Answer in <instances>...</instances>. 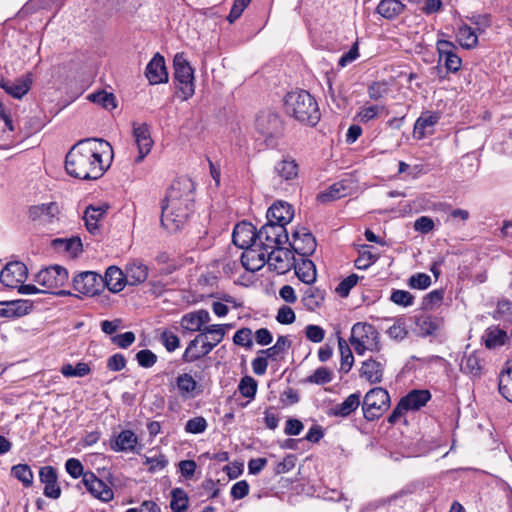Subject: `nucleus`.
I'll return each instance as SVG.
<instances>
[{"mask_svg":"<svg viewBox=\"0 0 512 512\" xmlns=\"http://www.w3.org/2000/svg\"><path fill=\"white\" fill-rule=\"evenodd\" d=\"M112 147L103 139L87 138L75 144L66 155L65 169L70 176L82 180L99 179L110 165Z\"/></svg>","mask_w":512,"mask_h":512,"instance_id":"f257e3e1","label":"nucleus"},{"mask_svg":"<svg viewBox=\"0 0 512 512\" xmlns=\"http://www.w3.org/2000/svg\"><path fill=\"white\" fill-rule=\"evenodd\" d=\"M194 183L183 177L174 180L161 202V225L169 232L180 230L194 210Z\"/></svg>","mask_w":512,"mask_h":512,"instance_id":"f03ea898","label":"nucleus"},{"mask_svg":"<svg viewBox=\"0 0 512 512\" xmlns=\"http://www.w3.org/2000/svg\"><path fill=\"white\" fill-rule=\"evenodd\" d=\"M284 110L298 122L315 126L321 117L318 103L306 90L291 91L284 98Z\"/></svg>","mask_w":512,"mask_h":512,"instance_id":"7ed1b4c3","label":"nucleus"},{"mask_svg":"<svg viewBox=\"0 0 512 512\" xmlns=\"http://www.w3.org/2000/svg\"><path fill=\"white\" fill-rule=\"evenodd\" d=\"M349 342L360 356L366 351L380 352L382 349L379 332L367 322H357L352 326Z\"/></svg>","mask_w":512,"mask_h":512,"instance_id":"20e7f679","label":"nucleus"},{"mask_svg":"<svg viewBox=\"0 0 512 512\" xmlns=\"http://www.w3.org/2000/svg\"><path fill=\"white\" fill-rule=\"evenodd\" d=\"M173 68L178 97L186 101L195 93L194 69L183 53H177L174 56Z\"/></svg>","mask_w":512,"mask_h":512,"instance_id":"39448f33","label":"nucleus"},{"mask_svg":"<svg viewBox=\"0 0 512 512\" xmlns=\"http://www.w3.org/2000/svg\"><path fill=\"white\" fill-rule=\"evenodd\" d=\"M255 129L259 139H263L268 147L274 148L282 137L284 127L278 114L260 112L255 120Z\"/></svg>","mask_w":512,"mask_h":512,"instance_id":"423d86ee","label":"nucleus"},{"mask_svg":"<svg viewBox=\"0 0 512 512\" xmlns=\"http://www.w3.org/2000/svg\"><path fill=\"white\" fill-rule=\"evenodd\" d=\"M68 271L60 265H52L40 270L34 277V281L43 287V293L65 295L61 288L68 282Z\"/></svg>","mask_w":512,"mask_h":512,"instance_id":"0eeeda50","label":"nucleus"},{"mask_svg":"<svg viewBox=\"0 0 512 512\" xmlns=\"http://www.w3.org/2000/svg\"><path fill=\"white\" fill-rule=\"evenodd\" d=\"M390 406V396L386 389L375 387L369 390L363 401L364 418L368 421L379 419Z\"/></svg>","mask_w":512,"mask_h":512,"instance_id":"6e6552de","label":"nucleus"},{"mask_svg":"<svg viewBox=\"0 0 512 512\" xmlns=\"http://www.w3.org/2000/svg\"><path fill=\"white\" fill-rule=\"evenodd\" d=\"M258 242L264 250L277 249L289 242L286 227L268 222L258 230Z\"/></svg>","mask_w":512,"mask_h":512,"instance_id":"1a4fd4ad","label":"nucleus"},{"mask_svg":"<svg viewBox=\"0 0 512 512\" xmlns=\"http://www.w3.org/2000/svg\"><path fill=\"white\" fill-rule=\"evenodd\" d=\"M84 486L86 490L96 499L109 503L114 498V492L103 480L98 478L92 471H86L84 479L77 483L76 487L81 489Z\"/></svg>","mask_w":512,"mask_h":512,"instance_id":"9d476101","label":"nucleus"},{"mask_svg":"<svg viewBox=\"0 0 512 512\" xmlns=\"http://www.w3.org/2000/svg\"><path fill=\"white\" fill-rule=\"evenodd\" d=\"M73 287L83 295L95 296L104 290L103 277L93 271H84L74 276Z\"/></svg>","mask_w":512,"mask_h":512,"instance_id":"9b49d317","label":"nucleus"},{"mask_svg":"<svg viewBox=\"0 0 512 512\" xmlns=\"http://www.w3.org/2000/svg\"><path fill=\"white\" fill-rule=\"evenodd\" d=\"M293 254L308 257L316 250V239L306 227H298L292 232V241L288 242Z\"/></svg>","mask_w":512,"mask_h":512,"instance_id":"f8f14e48","label":"nucleus"},{"mask_svg":"<svg viewBox=\"0 0 512 512\" xmlns=\"http://www.w3.org/2000/svg\"><path fill=\"white\" fill-rule=\"evenodd\" d=\"M264 247L259 243H254L251 246L243 249L241 254V266L249 272H256L260 270L267 263L269 250H264Z\"/></svg>","mask_w":512,"mask_h":512,"instance_id":"ddd939ff","label":"nucleus"},{"mask_svg":"<svg viewBox=\"0 0 512 512\" xmlns=\"http://www.w3.org/2000/svg\"><path fill=\"white\" fill-rule=\"evenodd\" d=\"M60 206L57 202L42 203L29 208V218L39 225H51L60 220Z\"/></svg>","mask_w":512,"mask_h":512,"instance_id":"4468645a","label":"nucleus"},{"mask_svg":"<svg viewBox=\"0 0 512 512\" xmlns=\"http://www.w3.org/2000/svg\"><path fill=\"white\" fill-rule=\"evenodd\" d=\"M132 127L134 142L138 149V155L135 157L134 163H141L150 153L154 142L151 137L150 127L147 123L139 124L134 122Z\"/></svg>","mask_w":512,"mask_h":512,"instance_id":"2eb2a0df","label":"nucleus"},{"mask_svg":"<svg viewBox=\"0 0 512 512\" xmlns=\"http://www.w3.org/2000/svg\"><path fill=\"white\" fill-rule=\"evenodd\" d=\"M28 277V268L21 261H11L5 265L0 273L1 283L8 288L15 289L24 283Z\"/></svg>","mask_w":512,"mask_h":512,"instance_id":"dca6fc26","label":"nucleus"},{"mask_svg":"<svg viewBox=\"0 0 512 512\" xmlns=\"http://www.w3.org/2000/svg\"><path fill=\"white\" fill-rule=\"evenodd\" d=\"M267 263L269 268L278 274H285L295 266V255L290 249L281 246L280 248L269 250Z\"/></svg>","mask_w":512,"mask_h":512,"instance_id":"f3484780","label":"nucleus"},{"mask_svg":"<svg viewBox=\"0 0 512 512\" xmlns=\"http://www.w3.org/2000/svg\"><path fill=\"white\" fill-rule=\"evenodd\" d=\"M232 242L240 249H245L248 246L258 242V231L256 227L246 221L237 223L233 229Z\"/></svg>","mask_w":512,"mask_h":512,"instance_id":"a211bd4d","label":"nucleus"},{"mask_svg":"<svg viewBox=\"0 0 512 512\" xmlns=\"http://www.w3.org/2000/svg\"><path fill=\"white\" fill-rule=\"evenodd\" d=\"M386 359L383 356L379 358L370 357L363 361L359 370V375L370 384H378L383 379Z\"/></svg>","mask_w":512,"mask_h":512,"instance_id":"6ab92c4d","label":"nucleus"},{"mask_svg":"<svg viewBox=\"0 0 512 512\" xmlns=\"http://www.w3.org/2000/svg\"><path fill=\"white\" fill-rule=\"evenodd\" d=\"M39 480L44 484L43 494L51 499L61 496V488L58 484L57 469L53 466H43L39 470Z\"/></svg>","mask_w":512,"mask_h":512,"instance_id":"aec40b11","label":"nucleus"},{"mask_svg":"<svg viewBox=\"0 0 512 512\" xmlns=\"http://www.w3.org/2000/svg\"><path fill=\"white\" fill-rule=\"evenodd\" d=\"M145 76L151 85L168 82V72L165 65V59L160 53H156L147 64Z\"/></svg>","mask_w":512,"mask_h":512,"instance_id":"412c9836","label":"nucleus"},{"mask_svg":"<svg viewBox=\"0 0 512 512\" xmlns=\"http://www.w3.org/2000/svg\"><path fill=\"white\" fill-rule=\"evenodd\" d=\"M294 217L292 205L285 201H276L268 210L266 218L268 222L286 227Z\"/></svg>","mask_w":512,"mask_h":512,"instance_id":"4be33fe9","label":"nucleus"},{"mask_svg":"<svg viewBox=\"0 0 512 512\" xmlns=\"http://www.w3.org/2000/svg\"><path fill=\"white\" fill-rule=\"evenodd\" d=\"M33 309V302L26 299L0 302V317L19 318L29 314Z\"/></svg>","mask_w":512,"mask_h":512,"instance_id":"5701e85b","label":"nucleus"},{"mask_svg":"<svg viewBox=\"0 0 512 512\" xmlns=\"http://www.w3.org/2000/svg\"><path fill=\"white\" fill-rule=\"evenodd\" d=\"M415 325L419 328L422 337L436 335L444 325L442 317L430 314H421L414 317Z\"/></svg>","mask_w":512,"mask_h":512,"instance_id":"b1692460","label":"nucleus"},{"mask_svg":"<svg viewBox=\"0 0 512 512\" xmlns=\"http://www.w3.org/2000/svg\"><path fill=\"white\" fill-rule=\"evenodd\" d=\"M176 387L178 394L183 400L193 399L201 393L198 382L189 373H183L177 376Z\"/></svg>","mask_w":512,"mask_h":512,"instance_id":"393cba45","label":"nucleus"},{"mask_svg":"<svg viewBox=\"0 0 512 512\" xmlns=\"http://www.w3.org/2000/svg\"><path fill=\"white\" fill-rule=\"evenodd\" d=\"M32 79L30 75L18 78L15 81L2 79L0 87L9 95L16 99L24 97L31 89Z\"/></svg>","mask_w":512,"mask_h":512,"instance_id":"a878e982","label":"nucleus"},{"mask_svg":"<svg viewBox=\"0 0 512 512\" xmlns=\"http://www.w3.org/2000/svg\"><path fill=\"white\" fill-rule=\"evenodd\" d=\"M109 205L104 203L99 206L89 205L84 212L83 219L86 229L93 235L99 232L98 222L107 214Z\"/></svg>","mask_w":512,"mask_h":512,"instance_id":"bb28decb","label":"nucleus"},{"mask_svg":"<svg viewBox=\"0 0 512 512\" xmlns=\"http://www.w3.org/2000/svg\"><path fill=\"white\" fill-rule=\"evenodd\" d=\"M104 289L107 288L112 293L122 291L127 284L125 273L116 266H110L103 277Z\"/></svg>","mask_w":512,"mask_h":512,"instance_id":"cd10ccee","label":"nucleus"},{"mask_svg":"<svg viewBox=\"0 0 512 512\" xmlns=\"http://www.w3.org/2000/svg\"><path fill=\"white\" fill-rule=\"evenodd\" d=\"M431 393L426 389H414L401 398V405L408 411H417L424 407L431 399Z\"/></svg>","mask_w":512,"mask_h":512,"instance_id":"c85d7f7f","label":"nucleus"},{"mask_svg":"<svg viewBox=\"0 0 512 512\" xmlns=\"http://www.w3.org/2000/svg\"><path fill=\"white\" fill-rule=\"evenodd\" d=\"M294 269L296 276L305 284L311 285L316 280V267L312 260L307 257H301L299 260L295 258Z\"/></svg>","mask_w":512,"mask_h":512,"instance_id":"c756f323","label":"nucleus"},{"mask_svg":"<svg viewBox=\"0 0 512 512\" xmlns=\"http://www.w3.org/2000/svg\"><path fill=\"white\" fill-rule=\"evenodd\" d=\"M299 167L294 158L287 155L278 161L274 166V173L280 179L290 181L298 176Z\"/></svg>","mask_w":512,"mask_h":512,"instance_id":"7c9ffc66","label":"nucleus"},{"mask_svg":"<svg viewBox=\"0 0 512 512\" xmlns=\"http://www.w3.org/2000/svg\"><path fill=\"white\" fill-rule=\"evenodd\" d=\"M125 276L128 285H139L147 279L148 267L138 260H133L126 265Z\"/></svg>","mask_w":512,"mask_h":512,"instance_id":"2f4dec72","label":"nucleus"},{"mask_svg":"<svg viewBox=\"0 0 512 512\" xmlns=\"http://www.w3.org/2000/svg\"><path fill=\"white\" fill-rule=\"evenodd\" d=\"M138 444V437L132 430H122L115 438L114 442H111L112 450L116 452H133Z\"/></svg>","mask_w":512,"mask_h":512,"instance_id":"473e14b6","label":"nucleus"},{"mask_svg":"<svg viewBox=\"0 0 512 512\" xmlns=\"http://www.w3.org/2000/svg\"><path fill=\"white\" fill-rule=\"evenodd\" d=\"M441 119L440 112L426 111L423 112L416 120L414 125V135L417 139H423L426 135V128L433 127Z\"/></svg>","mask_w":512,"mask_h":512,"instance_id":"72a5a7b5","label":"nucleus"},{"mask_svg":"<svg viewBox=\"0 0 512 512\" xmlns=\"http://www.w3.org/2000/svg\"><path fill=\"white\" fill-rule=\"evenodd\" d=\"M292 345L288 336L281 335L276 343L267 349L260 350L259 353L266 355L271 360H282Z\"/></svg>","mask_w":512,"mask_h":512,"instance_id":"f704fd0d","label":"nucleus"},{"mask_svg":"<svg viewBox=\"0 0 512 512\" xmlns=\"http://www.w3.org/2000/svg\"><path fill=\"white\" fill-rule=\"evenodd\" d=\"M405 9V5L400 0H381L376 7V13L387 20H393L398 17Z\"/></svg>","mask_w":512,"mask_h":512,"instance_id":"c9c22d12","label":"nucleus"},{"mask_svg":"<svg viewBox=\"0 0 512 512\" xmlns=\"http://www.w3.org/2000/svg\"><path fill=\"white\" fill-rule=\"evenodd\" d=\"M360 392L350 394L342 403L332 408V415L347 417L354 412L360 405Z\"/></svg>","mask_w":512,"mask_h":512,"instance_id":"e433bc0d","label":"nucleus"},{"mask_svg":"<svg viewBox=\"0 0 512 512\" xmlns=\"http://www.w3.org/2000/svg\"><path fill=\"white\" fill-rule=\"evenodd\" d=\"M325 299V291L318 287H308L302 298L303 305L309 311L319 308Z\"/></svg>","mask_w":512,"mask_h":512,"instance_id":"4c0bfd02","label":"nucleus"},{"mask_svg":"<svg viewBox=\"0 0 512 512\" xmlns=\"http://www.w3.org/2000/svg\"><path fill=\"white\" fill-rule=\"evenodd\" d=\"M347 195V189L341 182L330 185L326 190L317 195V200L321 203H329Z\"/></svg>","mask_w":512,"mask_h":512,"instance_id":"58836bf2","label":"nucleus"},{"mask_svg":"<svg viewBox=\"0 0 512 512\" xmlns=\"http://www.w3.org/2000/svg\"><path fill=\"white\" fill-rule=\"evenodd\" d=\"M457 40L459 44L465 49H473L478 44L477 34L467 24H463L459 27L457 32Z\"/></svg>","mask_w":512,"mask_h":512,"instance_id":"ea45409f","label":"nucleus"},{"mask_svg":"<svg viewBox=\"0 0 512 512\" xmlns=\"http://www.w3.org/2000/svg\"><path fill=\"white\" fill-rule=\"evenodd\" d=\"M507 340L506 331L498 327H489L485 332V345L489 349L502 346Z\"/></svg>","mask_w":512,"mask_h":512,"instance_id":"a19ab883","label":"nucleus"},{"mask_svg":"<svg viewBox=\"0 0 512 512\" xmlns=\"http://www.w3.org/2000/svg\"><path fill=\"white\" fill-rule=\"evenodd\" d=\"M338 348L341 356L340 372L346 374L354 364V356L347 342L340 336L338 337Z\"/></svg>","mask_w":512,"mask_h":512,"instance_id":"79ce46f5","label":"nucleus"},{"mask_svg":"<svg viewBox=\"0 0 512 512\" xmlns=\"http://www.w3.org/2000/svg\"><path fill=\"white\" fill-rule=\"evenodd\" d=\"M189 497L182 488H174L171 491L170 508L172 512H184L188 509Z\"/></svg>","mask_w":512,"mask_h":512,"instance_id":"37998d69","label":"nucleus"},{"mask_svg":"<svg viewBox=\"0 0 512 512\" xmlns=\"http://www.w3.org/2000/svg\"><path fill=\"white\" fill-rule=\"evenodd\" d=\"M11 475L20 481L26 488L33 485L34 475L28 464H17L12 466Z\"/></svg>","mask_w":512,"mask_h":512,"instance_id":"c03bdc74","label":"nucleus"},{"mask_svg":"<svg viewBox=\"0 0 512 512\" xmlns=\"http://www.w3.org/2000/svg\"><path fill=\"white\" fill-rule=\"evenodd\" d=\"M499 392L509 402H512V359L508 362V368L499 378Z\"/></svg>","mask_w":512,"mask_h":512,"instance_id":"a18cd8bd","label":"nucleus"},{"mask_svg":"<svg viewBox=\"0 0 512 512\" xmlns=\"http://www.w3.org/2000/svg\"><path fill=\"white\" fill-rule=\"evenodd\" d=\"M52 245L56 249H63L64 251L77 255L82 251V242L79 237H72L69 239H54Z\"/></svg>","mask_w":512,"mask_h":512,"instance_id":"49530a36","label":"nucleus"},{"mask_svg":"<svg viewBox=\"0 0 512 512\" xmlns=\"http://www.w3.org/2000/svg\"><path fill=\"white\" fill-rule=\"evenodd\" d=\"M88 99L93 103L99 104L107 110H113L117 106L115 96L112 93H108L104 90L90 94Z\"/></svg>","mask_w":512,"mask_h":512,"instance_id":"de8ad7c7","label":"nucleus"},{"mask_svg":"<svg viewBox=\"0 0 512 512\" xmlns=\"http://www.w3.org/2000/svg\"><path fill=\"white\" fill-rule=\"evenodd\" d=\"M383 111H386V107L384 105H370L360 108L355 118L360 123L365 124L371 120L376 119Z\"/></svg>","mask_w":512,"mask_h":512,"instance_id":"09e8293b","label":"nucleus"},{"mask_svg":"<svg viewBox=\"0 0 512 512\" xmlns=\"http://www.w3.org/2000/svg\"><path fill=\"white\" fill-rule=\"evenodd\" d=\"M389 92V84L386 81L372 82L367 89L368 96L373 101L384 99Z\"/></svg>","mask_w":512,"mask_h":512,"instance_id":"8fccbe9b","label":"nucleus"},{"mask_svg":"<svg viewBox=\"0 0 512 512\" xmlns=\"http://www.w3.org/2000/svg\"><path fill=\"white\" fill-rule=\"evenodd\" d=\"M333 379L332 371L324 366L317 368L311 375H309L305 382L317 385H325L330 383Z\"/></svg>","mask_w":512,"mask_h":512,"instance_id":"3c124183","label":"nucleus"},{"mask_svg":"<svg viewBox=\"0 0 512 512\" xmlns=\"http://www.w3.org/2000/svg\"><path fill=\"white\" fill-rule=\"evenodd\" d=\"M203 338H207V336L200 333L193 340H191L185 349L182 355V361L185 363H191L200 359V351H196V348L200 341H203Z\"/></svg>","mask_w":512,"mask_h":512,"instance_id":"603ef678","label":"nucleus"},{"mask_svg":"<svg viewBox=\"0 0 512 512\" xmlns=\"http://www.w3.org/2000/svg\"><path fill=\"white\" fill-rule=\"evenodd\" d=\"M388 336L396 341H402L408 336V328L404 318H397L387 330Z\"/></svg>","mask_w":512,"mask_h":512,"instance_id":"864d4df0","label":"nucleus"},{"mask_svg":"<svg viewBox=\"0 0 512 512\" xmlns=\"http://www.w3.org/2000/svg\"><path fill=\"white\" fill-rule=\"evenodd\" d=\"M461 370L472 376H479L481 374L482 366L478 356L471 354L463 359L461 363Z\"/></svg>","mask_w":512,"mask_h":512,"instance_id":"5fc2aeb1","label":"nucleus"},{"mask_svg":"<svg viewBox=\"0 0 512 512\" xmlns=\"http://www.w3.org/2000/svg\"><path fill=\"white\" fill-rule=\"evenodd\" d=\"M368 248L369 246L364 245L360 251L359 257L355 260L357 269H367L377 261L378 256L369 251Z\"/></svg>","mask_w":512,"mask_h":512,"instance_id":"6e6d98bb","label":"nucleus"},{"mask_svg":"<svg viewBox=\"0 0 512 512\" xmlns=\"http://www.w3.org/2000/svg\"><path fill=\"white\" fill-rule=\"evenodd\" d=\"M238 390L243 397L254 399L257 392V381L250 376H244L240 380Z\"/></svg>","mask_w":512,"mask_h":512,"instance_id":"4d7b16f0","label":"nucleus"},{"mask_svg":"<svg viewBox=\"0 0 512 512\" xmlns=\"http://www.w3.org/2000/svg\"><path fill=\"white\" fill-rule=\"evenodd\" d=\"M144 465L148 466V472L156 473L163 470L168 465V460L164 454L156 456H144Z\"/></svg>","mask_w":512,"mask_h":512,"instance_id":"13d9d810","label":"nucleus"},{"mask_svg":"<svg viewBox=\"0 0 512 512\" xmlns=\"http://www.w3.org/2000/svg\"><path fill=\"white\" fill-rule=\"evenodd\" d=\"M233 342L235 345L251 349L253 346L252 330L247 327L239 329L233 336Z\"/></svg>","mask_w":512,"mask_h":512,"instance_id":"bf43d9fd","label":"nucleus"},{"mask_svg":"<svg viewBox=\"0 0 512 512\" xmlns=\"http://www.w3.org/2000/svg\"><path fill=\"white\" fill-rule=\"evenodd\" d=\"M232 328L231 324H214L205 326L203 331V335L207 336V334H210L212 336L213 342H215L217 345L223 340L225 336V329Z\"/></svg>","mask_w":512,"mask_h":512,"instance_id":"052dcab7","label":"nucleus"},{"mask_svg":"<svg viewBox=\"0 0 512 512\" xmlns=\"http://www.w3.org/2000/svg\"><path fill=\"white\" fill-rule=\"evenodd\" d=\"M390 300L397 305L408 307L413 305L414 296L406 290L395 289L391 293Z\"/></svg>","mask_w":512,"mask_h":512,"instance_id":"680f3d73","label":"nucleus"},{"mask_svg":"<svg viewBox=\"0 0 512 512\" xmlns=\"http://www.w3.org/2000/svg\"><path fill=\"white\" fill-rule=\"evenodd\" d=\"M431 285V277L426 273H415L408 279L411 289L425 290Z\"/></svg>","mask_w":512,"mask_h":512,"instance_id":"e2e57ef3","label":"nucleus"},{"mask_svg":"<svg viewBox=\"0 0 512 512\" xmlns=\"http://www.w3.org/2000/svg\"><path fill=\"white\" fill-rule=\"evenodd\" d=\"M442 61L444 67L448 73H457L462 67V59L456 54V52H445V57Z\"/></svg>","mask_w":512,"mask_h":512,"instance_id":"0e129e2a","label":"nucleus"},{"mask_svg":"<svg viewBox=\"0 0 512 512\" xmlns=\"http://www.w3.org/2000/svg\"><path fill=\"white\" fill-rule=\"evenodd\" d=\"M207 421L202 416L189 419L185 424V431L191 434H200L207 429Z\"/></svg>","mask_w":512,"mask_h":512,"instance_id":"69168bd1","label":"nucleus"},{"mask_svg":"<svg viewBox=\"0 0 512 512\" xmlns=\"http://www.w3.org/2000/svg\"><path fill=\"white\" fill-rule=\"evenodd\" d=\"M66 472L74 479H78L82 477L84 479V475L86 471H84V466L80 460L76 458H69L65 463Z\"/></svg>","mask_w":512,"mask_h":512,"instance_id":"338daca9","label":"nucleus"},{"mask_svg":"<svg viewBox=\"0 0 512 512\" xmlns=\"http://www.w3.org/2000/svg\"><path fill=\"white\" fill-rule=\"evenodd\" d=\"M160 341L168 352H173L180 346L179 337L169 330L161 333Z\"/></svg>","mask_w":512,"mask_h":512,"instance_id":"774afa93","label":"nucleus"}]
</instances>
